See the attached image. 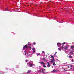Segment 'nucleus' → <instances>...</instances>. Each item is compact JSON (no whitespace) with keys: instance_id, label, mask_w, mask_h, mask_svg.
I'll list each match as a JSON object with an SVG mask.
<instances>
[{"instance_id":"f8f14e48","label":"nucleus","mask_w":74,"mask_h":74,"mask_svg":"<svg viewBox=\"0 0 74 74\" xmlns=\"http://www.w3.org/2000/svg\"><path fill=\"white\" fill-rule=\"evenodd\" d=\"M0 73L1 74H3L4 73V72H3L2 71H0Z\"/></svg>"},{"instance_id":"2f4dec72","label":"nucleus","mask_w":74,"mask_h":74,"mask_svg":"<svg viewBox=\"0 0 74 74\" xmlns=\"http://www.w3.org/2000/svg\"><path fill=\"white\" fill-rule=\"evenodd\" d=\"M44 61H45V62H47V60L46 59H45Z\"/></svg>"},{"instance_id":"e433bc0d","label":"nucleus","mask_w":74,"mask_h":74,"mask_svg":"<svg viewBox=\"0 0 74 74\" xmlns=\"http://www.w3.org/2000/svg\"><path fill=\"white\" fill-rule=\"evenodd\" d=\"M71 67H72V66L71 65Z\"/></svg>"},{"instance_id":"4c0bfd02","label":"nucleus","mask_w":74,"mask_h":74,"mask_svg":"<svg viewBox=\"0 0 74 74\" xmlns=\"http://www.w3.org/2000/svg\"><path fill=\"white\" fill-rule=\"evenodd\" d=\"M72 60V61H73V60Z\"/></svg>"},{"instance_id":"f03ea898","label":"nucleus","mask_w":74,"mask_h":74,"mask_svg":"<svg viewBox=\"0 0 74 74\" xmlns=\"http://www.w3.org/2000/svg\"><path fill=\"white\" fill-rule=\"evenodd\" d=\"M74 45H73V46L71 47V49H72L73 51H71L70 52L69 54V55H73V53H74Z\"/></svg>"},{"instance_id":"c03bdc74","label":"nucleus","mask_w":74,"mask_h":74,"mask_svg":"<svg viewBox=\"0 0 74 74\" xmlns=\"http://www.w3.org/2000/svg\"><path fill=\"white\" fill-rule=\"evenodd\" d=\"M32 54H33V53H32Z\"/></svg>"},{"instance_id":"7c9ffc66","label":"nucleus","mask_w":74,"mask_h":74,"mask_svg":"<svg viewBox=\"0 0 74 74\" xmlns=\"http://www.w3.org/2000/svg\"><path fill=\"white\" fill-rule=\"evenodd\" d=\"M33 44H34V45H36V42H34Z\"/></svg>"},{"instance_id":"cd10ccee","label":"nucleus","mask_w":74,"mask_h":74,"mask_svg":"<svg viewBox=\"0 0 74 74\" xmlns=\"http://www.w3.org/2000/svg\"><path fill=\"white\" fill-rule=\"evenodd\" d=\"M25 62H28V60H25Z\"/></svg>"},{"instance_id":"a211bd4d","label":"nucleus","mask_w":74,"mask_h":74,"mask_svg":"<svg viewBox=\"0 0 74 74\" xmlns=\"http://www.w3.org/2000/svg\"><path fill=\"white\" fill-rule=\"evenodd\" d=\"M28 46H30V45H31L30 44V42H28Z\"/></svg>"},{"instance_id":"1a4fd4ad","label":"nucleus","mask_w":74,"mask_h":74,"mask_svg":"<svg viewBox=\"0 0 74 74\" xmlns=\"http://www.w3.org/2000/svg\"><path fill=\"white\" fill-rule=\"evenodd\" d=\"M62 70H64V71H65L64 72H65L66 71H67V70H66V68H65L62 67Z\"/></svg>"},{"instance_id":"6ab92c4d","label":"nucleus","mask_w":74,"mask_h":74,"mask_svg":"<svg viewBox=\"0 0 74 74\" xmlns=\"http://www.w3.org/2000/svg\"><path fill=\"white\" fill-rule=\"evenodd\" d=\"M42 73H44V74H47L48 73V72H47L46 73H45V72H42Z\"/></svg>"},{"instance_id":"412c9836","label":"nucleus","mask_w":74,"mask_h":74,"mask_svg":"<svg viewBox=\"0 0 74 74\" xmlns=\"http://www.w3.org/2000/svg\"><path fill=\"white\" fill-rule=\"evenodd\" d=\"M10 70H11L12 71H14V69H9Z\"/></svg>"},{"instance_id":"72a5a7b5","label":"nucleus","mask_w":74,"mask_h":74,"mask_svg":"<svg viewBox=\"0 0 74 74\" xmlns=\"http://www.w3.org/2000/svg\"><path fill=\"white\" fill-rule=\"evenodd\" d=\"M67 67H68V68H69V67H71V66H67Z\"/></svg>"},{"instance_id":"4468645a","label":"nucleus","mask_w":74,"mask_h":74,"mask_svg":"<svg viewBox=\"0 0 74 74\" xmlns=\"http://www.w3.org/2000/svg\"><path fill=\"white\" fill-rule=\"evenodd\" d=\"M32 71L31 70H29L27 71V73H30Z\"/></svg>"},{"instance_id":"c85d7f7f","label":"nucleus","mask_w":74,"mask_h":74,"mask_svg":"<svg viewBox=\"0 0 74 74\" xmlns=\"http://www.w3.org/2000/svg\"><path fill=\"white\" fill-rule=\"evenodd\" d=\"M43 67H45V68L46 67V66H45V65H44L43 66Z\"/></svg>"},{"instance_id":"423d86ee","label":"nucleus","mask_w":74,"mask_h":74,"mask_svg":"<svg viewBox=\"0 0 74 74\" xmlns=\"http://www.w3.org/2000/svg\"><path fill=\"white\" fill-rule=\"evenodd\" d=\"M28 47V46H27V45H26L23 47V50H24V49H25V48H27Z\"/></svg>"},{"instance_id":"f257e3e1","label":"nucleus","mask_w":74,"mask_h":74,"mask_svg":"<svg viewBox=\"0 0 74 74\" xmlns=\"http://www.w3.org/2000/svg\"><path fill=\"white\" fill-rule=\"evenodd\" d=\"M24 52L25 53H24V55L25 58H30L32 56V54L31 53H30L29 51L27 50H25L24 51Z\"/></svg>"},{"instance_id":"58836bf2","label":"nucleus","mask_w":74,"mask_h":74,"mask_svg":"<svg viewBox=\"0 0 74 74\" xmlns=\"http://www.w3.org/2000/svg\"><path fill=\"white\" fill-rule=\"evenodd\" d=\"M13 34H15V33Z\"/></svg>"},{"instance_id":"6e6552de","label":"nucleus","mask_w":74,"mask_h":74,"mask_svg":"<svg viewBox=\"0 0 74 74\" xmlns=\"http://www.w3.org/2000/svg\"><path fill=\"white\" fill-rule=\"evenodd\" d=\"M47 67H49L50 66H51V65H50V64H49V62H47Z\"/></svg>"},{"instance_id":"473e14b6","label":"nucleus","mask_w":74,"mask_h":74,"mask_svg":"<svg viewBox=\"0 0 74 74\" xmlns=\"http://www.w3.org/2000/svg\"><path fill=\"white\" fill-rule=\"evenodd\" d=\"M64 64H67V62H66V63H64Z\"/></svg>"},{"instance_id":"a19ab883","label":"nucleus","mask_w":74,"mask_h":74,"mask_svg":"<svg viewBox=\"0 0 74 74\" xmlns=\"http://www.w3.org/2000/svg\"><path fill=\"white\" fill-rule=\"evenodd\" d=\"M55 55H56V54H54V56H55Z\"/></svg>"},{"instance_id":"f3484780","label":"nucleus","mask_w":74,"mask_h":74,"mask_svg":"<svg viewBox=\"0 0 74 74\" xmlns=\"http://www.w3.org/2000/svg\"><path fill=\"white\" fill-rule=\"evenodd\" d=\"M58 50H59V51H61V50H62V49L61 48H58Z\"/></svg>"},{"instance_id":"37998d69","label":"nucleus","mask_w":74,"mask_h":74,"mask_svg":"<svg viewBox=\"0 0 74 74\" xmlns=\"http://www.w3.org/2000/svg\"><path fill=\"white\" fill-rule=\"evenodd\" d=\"M7 70H8V69H7Z\"/></svg>"},{"instance_id":"9b49d317","label":"nucleus","mask_w":74,"mask_h":74,"mask_svg":"<svg viewBox=\"0 0 74 74\" xmlns=\"http://www.w3.org/2000/svg\"><path fill=\"white\" fill-rule=\"evenodd\" d=\"M41 64H43V65H45V64L43 62H39Z\"/></svg>"},{"instance_id":"c756f323","label":"nucleus","mask_w":74,"mask_h":74,"mask_svg":"<svg viewBox=\"0 0 74 74\" xmlns=\"http://www.w3.org/2000/svg\"><path fill=\"white\" fill-rule=\"evenodd\" d=\"M32 50H35V48H33L32 49Z\"/></svg>"},{"instance_id":"4be33fe9","label":"nucleus","mask_w":74,"mask_h":74,"mask_svg":"<svg viewBox=\"0 0 74 74\" xmlns=\"http://www.w3.org/2000/svg\"><path fill=\"white\" fill-rule=\"evenodd\" d=\"M73 57H72V56H69V58H72Z\"/></svg>"},{"instance_id":"c9c22d12","label":"nucleus","mask_w":74,"mask_h":74,"mask_svg":"<svg viewBox=\"0 0 74 74\" xmlns=\"http://www.w3.org/2000/svg\"><path fill=\"white\" fill-rule=\"evenodd\" d=\"M67 57H69V56H67Z\"/></svg>"},{"instance_id":"5701e85b","label":"nucleus","mask_w":74,"mask_h":74,"mask_svg":"<svg viewBox=\"0 0 74 74\" xmlns=\"http://www.w3.org/2000/svg\"><path fill=\"white\" fill-rule=\"evenodd\" d=\"M53 65L54 66H55V65L56 66V64H55V62H53Z\"/></svg>"},{"instance_id":"20e7f679","label":"nucleus","mask_w":74,"mask_h":74,"mask_svg":"<svg viewBox=\"0 0 74 74\" xmlns=\"http://www.w3.org/2000/svg\"><path fill=\"white\" fill-rule=\"evenodd\" d=\"M63 45H62V47H61V48L62 49H63V48H64V49H67L68 48V47L67 46H66L65 47H63V46H64V44H66V42H64L62 43Z\"/></svg>"},{"instance_id":"bb28decb","label":"nucleus","mask_w":74,"mask_h":74,"mask_svg":"<svg viewBox=\"0 0 74 74\" xmlns=\"http://www.w3.org/2000/svg\"><path fill=\"white\" fill-rule=\"evenodd\" d=\"M45 58H44L43 59V60H44V61H45Z\"/></svg>"},{"instance_id":"ddd939ff","label":"nucleus","mask_w":74,"mask_h":74,"mask_svg":"<svg viewBox=\"0 0 74 74\" xmlns=\"http://www.w3.org/2000/svg\"><path fill=\"white\" fill-rule=\"evenodd\" d=\"M45 71V69H42L40 71Z\"/></svg>"},{"instance_id":"a878e982","label":"nucleus","mask_w":74,"mask_h":74,"mask_svg":"<svg viewBox=\"0 0 74 74\" xmlns=\"http://www.w3.org/2000/svg\"><path fill=\"white\" fill-rule=\"evenodd\" d=\"M36 51H35V50H33V53H34V52H35Z\"/></svg>"},{"instance_id":"ea45409f","label":"nucleus","mask_w":74,"mask_h":74,"mask_svg":"<svg viewBox=\"0 0 74 74\" xmlns=\"http://www.w3.org/2000/svg\"><path fill=\"white\" fill-rule=\"evenodd\" d=\"M57 60H58V59H57Z\"/></svg>"},{"instance_id":"9d476101","label":"nucleus","mask_w":74,"mask_h":74,"mask_svg":"<svg viewBox=\"0 0 74 74\" xmlns=\"http://www.w3.org/2000/svg\"><path fill=\"white\" fill-rule=\"evenodd\" d=\"M51 58H52V59L54 61V62H55V59H54V57H53V56H52L51 55Z\"/></svg>"},{"instance_id":"7ed1b4c3","label":"nucleus","mask_w":74,"mask_h":74,"mask_svg":"<svg viewBox=\"0 0 74 74\" xmlns=\"http://www.w3.org/2000/svg\"><path fill=\"white\" fill-rule=\"evenodd\" d=\"M28 64H29V67H32V66H34V64L33 63V62L31 61L29 62L28 63H27Z\"/></svg>"},{"instance_id":"b1692460","label":"nucleus","mask_w":74,"mask_h":74,"mask_svg":"<svg viewBox=\"0 0 74 74\" xmlns=\"http://www.w3.org/2000/svg\"><path fill=\"white\" fill-rule=\"evenodd\" d=\"M28 47L29 48H30V49H31V48H32V47H31L30 46H28Z\"/></svg>"},{"instance_id":"79ce46f5","label":"nucleus","mask_w":74,"mask_h":74,"mask_svg":"<svg viewBox=\"0 0 74 74\" xmlns=\"http://www.w3.org/2000/svg\"><path fill=\"white\" fill-rule=\"evenodd\" d=\"M39 67H41V66H39Z\"/></svg>"},{"instance_id":"dca6fc26","label":"nucleus","mask_w":74,"mask_h":74,"mask_svg":"<svg viewBox=\"0 0 74 74\" xmlns=\"http://www.w3.org/2000/svg\"><path fill=\"white\" fill-rule=\"evenodd\" d=\"M6 10H5V11H8L9 10L8 9V8H6L5 9Z\"/></svg>"},{"instance_id":"2eb2a0df","label":"nucleus","mask_w":74,"mask_h":74,"mask_svg":"<svg viewBox=\"0 0 74 74\" xmlns=\"http://www.w3.org/2000/svg\"><path fill=\"white\" fill-rule=\"evenodd\" d=\"M45 51H43L42 52V54H44V55L45 54Z\"/></svg>"},{"instance_id":"0eeeda50","label":"nucleus","mask_w":74,"mask_h":74,"mask_svg":"<svg viewBox=\"0 0 74 74\" xmlns=\"http://www.w3.org/2000/svg\"><path fill=\"white\" fill-rule=\"evenodd\" d=\"M61 44H61V43H59V42H58L57 43V46H58V47H59L60 46V45H61Z\"/></svg>"},{"instance_id":"393cba45","label":"nucleus","mask_w":74,"mask_h":74,"mask_svg":"<svg viewBox=\"0 0 74 74\" xmlns=\"http://www.w3.org/2000/svg\"><path fill=\"white\" fill-rule=\"evenodd\" d=\"M53 62H54V61H51V63H53Z\"/></svg>"},{"instance_id":"f704fd0d","label":"nucleus","mask_w":74,"mask_h":74,"mask_svg":"<svg viewBox=\"0 0 74 74\" xmlns=\"http://www.w3.org/2000/svg\"><path fill=\"white\" fill-rule=\"evenodd\" d=\"M57 53V52H56L55 53V54H56Z\"/></svg>"},{"instance_id":"39448f33","label":"nucleus","mask_w":74,"mask_h":74,"mask_svg":"<svg viewBox=\"0 0 74 74\" xmlns=\"http://www.w3.org/2000/svg\"><path fill=\"white\" fill-rule=\"evenodd\" d=\"M58 71H59V70L54 69L53 71H51V73H56V72H58Z\"/></svg>"},{"instance_id":"aec40b11","label":"nucleus","mask_w":74,"mask_h":74,"mask_svg":"<svg viewBox=\"0 0 74 74\" xmlns=\"http://www.w3.org/2000/svg\"><path fill=\"white\" fill-rule=\"evenodd\" d=\"M40 55V53H38L36 55H37V56H38V55Z\"/></svg>"}]
</instances>
